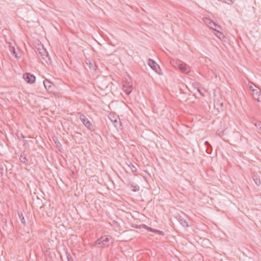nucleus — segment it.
<instances>
[{"mask_svg": "<svg viewBox=\"0 0 261 261\" xmlns=\"http://www.w3.org/2000/svg\"><path fill=\"white\" fill-rule=\"evenodd\" d=\"M39 54L41 56L43 60H44L47 63H49L50 62V58L49 57L48 53L47 50L44 48L43 46L41 48H38Z\"/></svg>", "mask_w": 261, "mask_h": 261, "instance_id": "nucleus-5", "label": "nucleus"}, {"mask_svg": "<svg viewBox=\"0 0 261 261\" xmlns=\"http://www.w3.org/2000/svg\"><path fill=\"white\" fill-rule=\"evenodd\" d=\"M236 0H223V2L228 5H232Z\"/></svg>", "mask_w": 261, "mask_h": 261, "instance_id": "nucleus-19", "label": "nucleus"}, {"mask_svg": "<svg viewBox=\"0 0 261 261\" xmlns=\"http://www.w3.org/2000/svg\"><path fill=\"white\" fill-rule=\"evenodd\" d=\"M133 168H134L133 169V168L132 169V171L136 172L137 169H136V168L135 167H133Z\"/></svg>", "mask_w": 261, "mask_h": 261, "instance_id": "nucleus-27", "label": "nucleus"}, {"mask_svg": "<svg viewBox=\"0 0 261 261\" xmlns=\"http://www.w3.org/2000/svg\"><path fill=\"white\" fill-rule=\"evenodd\" d=\"M80 119L83 124L89 130H92L93 128V125L88 119V118L84 114L79 113Z\"/></svg>", "mask_w": 261, "mask_h": 261, "instance_id": "nucleus-4", "label": "nucleus"}, {"mask_svg": "<svg viewBox=\"0 0 261 261\" xmlns=\"http://www.w3.org/2000/svg\"><path fill=\"white\" fill-rule=\"evenodd\" d=\"M67 259L68 261H70V258L68 256H67Z\"/></svg>", "mask_w": 261, "mask_h": 261, "instance_id": "nucleus-29", "label": "nucleus"}, {"mask_svg": "<svg viewBox=\"0 0 261 261\" xmlns=\"http://www.w3.org/2000/svg\"><path fill=\"white\" fill-rule=\"evenodd\" d=\"M11 52L12 53L13 55L17 59H19L21 57L20 54H18L16 52L15 49L14 47H11L10 48Z\"/></svg>", "mask_w": 261, "mask_h": 261, "instance_id": "nucleus-16", "label": "nucleus"}, {"mask_svg": "<svg viewBox=\"0 0 261 261\" xmlns=\"http://www.w3.org/2000/svg\"><path fill=\"white\" fill-rule=\"evenodd\" d=\"M114 119H111V121L114 122Z\"/></svg>", "mask_w": 261, "mask_h": 261, "instance_id": "nucleus-31", "label": "nucleus"}, {"mask_svg": "<svg viewBox=\"0 0 261 261\" xmlns=\"http://www.w3.org/2000/svg\"><path fill=\"white\" fill-rule=\"evenodd\" d=\"M113 240L110 236H105L98 239L94 243L96 247H107L113 243Z\"/></svg>", "mask_w": 261, "mask_h": 261, "instance_id": "nucleus-1", "label": "nucleus"}, {"mask_svg": "<svg viewBox=\"0 0 261 261\" xmlns=\"http://www.w3.org/2000/svg\"><path fill=\"white\" fill-rule=\"evenodd\" d=\"M178 221L179 222L180 224L184 227H187L189 226L188 222L184 218H179L178 219Z\"/></svg>", "mask_w": 261, "mask_h": 261, "instance_id": "nucleus-14", "label": "nucleus"}, {"mask_svg": "<svg viewBox=\"0 0 261 261\" xmlns=\"http://www.w3.org/2000/svg\"><path fill=\"white\" fill-rule=\"evenodd\" d=\"M197 90H198V91L199 92V93H200L201 95L204 96L203 94H202V93H201V92H200V90H199V89H197Z\"/></svg>", "mask_w": 261, "mask_h": 261, "instance_id": "nucleus-28", "label": "nucleus"}, {"mask_svg": "<svg viewBox=\"0 0 261 261\" xmlns=\"http://www.w3.org/2000/svg\"><path fill=\"white\" fill-rule=\"evenodd\" d=\"M142 227H143V228H145L146 230H147L148 231H151L152 232H155V233H158V234L162 235V236H163L164 234L163 231L159 230H156L155 229H153V228L149 227L145 225H142Z\"/></svg>", "mask_w": 261, "mask_h": 261, "instance_id": "nucleus-10", "label": "nucleus"}, {"mask_svg": "<svg viewBox=\"0 0 261 261\" xmlns=\"http://www.w3.org/2000/svg\"><path fill=\"white\" fill-rule=\"evenodd\" d=\"M253 98L259 102H261V91L258 90L252 94Z\"/></svg>", "mask_w": 261, "mask_h": 261, "instance_id": "nucleus-11", "label": "nucleus"}, {"mask_svg": "<svg viewBox=\"0 0 261 261\" xmlns=\"http://www.w3.org/2000/svg\"><path fill=\"white\" fill-rule=\"evenodd\" d=\"M222 105H223V103H222V102H221V103H220V106H222Z\"/></svg>", "mask_w": 261, "mask_h": 261, "instance_id": "nucleus-30", "label": "nucleus"}, {"mask_svg": "<svg viewBox=\"0 0 261 261\" xmlns=\"http://www.w3.org/2000/svg\"><path fill=\"white\" fill-rule=\"evenodd\" d=\"M23 77L25 81L30 84L34 83L36 80L35 76L30 73H24L23 75Z\"/></svg>", "mask_w": 261, "mask_h": 261, "instance_id": "nucleus-6", "label": "nucleus"}, {"mask_svg": "<svg viewBox=\"0 0 261 261\" xmlns=\"http://www.w3.org/2000/svg\"><path fill=\"white\" fill-rule=\"evenodd\" d=\"M217 28H216V31H215V32H216V33L215 34V35L217 36V37H218L219 39H221V37L223 36V35L222 34V33L218 30H217Z\"/></svg>", "mask_w": 261, "mask_h": 261, "instance_id": "nucleus-20", "label": "nucleus"}, {"mask_svg": "<svg viewBox=\"0 0 261 261\" xmlns=\"http://www.w3.org/2000/svg\"><path fill=\"white\" fill-rule=\"evenodd\" d=\"M249 86L250 89L253 92V93H254V92H256L258 90L257 89H256L257 88V87L252 83H250L249 84Z\"/></svg>", "mask_w": 261, "mask_h": 261, "instance_id": "nucleus-18", "label": "nucleus"}, {"mask_svg": "<svg viewBox=\"0 0 261 261\" xmlns=\"http://www.w3.org/2000/svg\"><path fill=\"white\" fill-rule=\"evenodd\" d=\"M218 105H218V103H217V104L216 103V100H214V107H215V108H216V107H217V106H218V107L219 106Z\"/></svg>", "mask_w": 261, "mask_h": 261, "instance_id": "nucleus-25", "label": "nucleus"}, {"mask_svg": "<svg viewBox=\"0 0 261 261\" xmlns=\"http://www.w3.org/2000/svg\"><path fill=\"white\" fill-rule=\"evenodd\" d=\"M114 125H115V127H117V124L120 123V121H119L118 120H117V118H115L114 119Z\"/></svg>", "mask_w": 261, "mask_h": 261, "instance_id": "nucleus-22", "label": "nucleus"}, {"mask_svg": "<svg viewBox=\"0 0 261 261\" xmlns=\"http://www.w3.org/2000/svg\"><path fill=\"white\" fill-rule=\"evenodd\" d=\"M205 145H207L208 146H209L211 148H212V146H211V145L209 144V143L208 142V141H205Z\"/></svg>", "mask_w": 261, "mask_h": 261, "instance_id": "nucleus-23", "label": "nucleus"}, {"mask_svg": "<svg viewBox=\"0 0 261 261\" xmlns=\"http://www.w3.org/2000/svg\"><path fill=\"white\" fill-rule=\"evenodd\" d=\"M253 180L255 182V184L257 186H259L261 185V181L258 178L257 176L254 175L253 176Z\"/></svg>", "mask_w": 261, "mask_h": 261, "instance_id": "nucleus-17", "label": "nucleus"}, {"mask_svg": "<svg viewBox=\"0 0 261 261\" xmlns=\"http://www.w3.org/2000/svg\"><path fill=\"white\" fill-rule=\"evenodd\" d=\"M204 22L208 27L213 29L214 31H216V28H220L219 25H218L215 22L211 20L210 19L205 18L204 20Z\"/></svg>", "mask_w": 261, "mask_h": 261, "instance_id": "nucleus-7", "label": "nucleus"}, {"mask_svg": "<svg viewBox=\"0 0 261 261\" xmlns=\"http://www.w3.org/2000/svg\"><path fill=\"white\" fill-rule=\"evenodd\" d=\"M133 168H134L133 169V168L132 169V171L136 172L137 169H136V168L135 167H133Z\"/></svg>", "mask_w": 261, "mask_h": 261, "instance_id": "nucleus-26", "label": "nucleus"}, {"mask_svg": "<svg viewBox=\"0 0 261 261\" xmlns=\"http://www.w3.org/2000/svg\"><path fill=\"white\" fill-rule=\"evenodd\" d=\"M20 160L21 162H22L23 163H25L27 161L25 156H23L22 155L20 156Z\"/></svg>", "mask_w": 261, "mask_h": 261, "instance_id": "nucleus-21", "label": "nucleus"}, {"mask_svg": "<svg viewBox=\"0 0 261 261\" xmlns=\"http://www.w3.org/2000/svg\"><path fill=\"white\" fill-rule=\"evenodd\" d=\"M125 184L127 186L129 187L134 192H137L139 191V186L137 185L132 184L130 181H128Z\"/></svg>", "mask_w": 261, "mask_h": 261, "instance_id": "nucleus-12", "label": "nucleus"}, {"mask_svg": "<svg viewBox=\"0 0 261 261\" xmlns=\"http://www.w3.org/2000/svg\"><path fill=\"white\" fill-rule=\"evenodd\" d=\"M252 123L258 129V133L261 135V123L255 119L253 120Z\"/></svg>", "mask_w": 261, "mask_h": 261, "instance_id": "nucleus-15", "label": "nucleus"}, {"mask_svg": "<svg viewBox=\"0 0 261 261\" xmlns=\"http://www.w3.org/2000/svg\"><path fill=\"white\" fill-rule=\"evenodd\" d=\"M86 64L91 70L95 71L96 70L95 64L92 60H87Z\"/></svg>", "mask_w": 261, "mask_h": 261, "instance_id": "nucleus-13", "label": "nucleus"}, {"mask_svg": "<svg viewBox=\"0 0 261 261\" xmlns=\"http://www.w3.org/2000/svg\"><path fill=\"white\" fill-rule=\"evenodd\" d=\"M43 85L45 88L49 92H51L54 88V85L50 82L49 80L45 79L43 81Z\"/></svg>", "mask_w": 261, "mask_h": 261, "instance_id": "nucleus-9", "label": "nucleus"}, {"mask_svg": "<svg viewBox=\"0 0 261 261\" xmlns=\"http://www.w3.org/2000/svg\"><path fill=\"white\" fill-rule=\"evenodd\" d=\"M122 89L123 91L127 94L129 95L132 90V81L130 77L125 79L122 81Z\"/></svg>", "mask_w": 261, "mask_h": 261, "instance_id": "nucleus-3", "label": "nucleus"}, {"mask_svg": "<svg viewBox=\"0 0 261 261\" xmlns=\"http://www.w3.org/2000/svg\"><path fill=\"white\" fill-rule=\"evenodd\" d=\"M21 221L23 224H25V221L23 217L21 219Z\"/></svg>", "mask_w": 261, "mask_h": 261, "instance_id": "nucleus-24", "label": "nucleus"}, {"mask_svg": "<svg viewBox=\"0 0 261 261\" xmlns=\"http://www.w3.org/2000/svg\"><path fill=\"white\" fill-rule=\"evenodd\" d=\"M148 64L156 72L159 73V70H160V66L153 60L149 59Z\"/></svg>", "mask_w": 261, "mask_h": 261, "instance_id": "nucleus-8", "label": "nucleus"}, {"mask_svg": "<svg viewBox=\"0 0 261 261\" xmlns=\"http://www.w3.org/2000/svg\"><path fill=\"white\" fill-rule=\"evenodd\" d=\"M171 64L174 67L179 68L184 73L187 74L191 71L190 67L180 60H172Z\"/></svg>", "mask_w": 261, "mask_h": 261, "instance_id": "nucleus-2", "label": "nucleus"}]
</instances>
